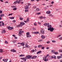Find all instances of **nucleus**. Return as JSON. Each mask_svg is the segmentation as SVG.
I'll return each instance as SVG.
<instances>
[{
	"label": "nucleus",
	"instance_id": "obj_1",
	"mask_svg": "<svg viewBox=\"0 0 62 62\" xmlns=\"http://www.w3.org/2000/svg\"><path fill=\"white\" fill-rule=\"evenodd\" d=\"M20 24H19V25L17 26V27H22L23 25H24L25 23L24 22H20Z\"/></svg>",
	"mask_w": 62,
	"mask_h": 62
},
{
	"label": "nucleus",
	"instance_id": "obj_2",
	"mask_svg": "<svg viewBox=\"0 0 62 62\" xmlns=\"http://www.w3.org/2000/svg\"><path fill=\"white\" fill-rule=\"evenodd\" d=\"M48 30H50L51 31H53L54 30V29L53 27H50L48 28Z\"/></svg>",
	"mask_w": 62,
	"mask_h": 62
},
{
	"label": "nucleus",
	"instance_id": "obj_3",
	"mask_svg": "<svg viewBox=\"0 0 62 62\" xmlns=\"http://www.w3.org/2000/svg\"><path fill=\"white\" fill-rule=\"evenodd\" d=\"M29 34H30V33L29 32H27L26 33V35H27L26 37L27 38H30V37H31V36Z\"/></svg>",
	"mask_w": 62,
	"mask_h": 62
},
{
	"label": "nucleus",
	"instance_id": "obj_4",
	"mask_svg": "<svg viewBox=\"0 0 62 62\" xmlns=\"http://www.w3.org/2000/svg\"><path fill=\"white\" fill-rule=\"evenodd\" d=\"M21 58V59L23 60L24 61H26V59L25 58Z\"/></svg>",
	"mask_w": 62,
	"mask_h": 62
},
{
	"label": "nucleus",
	"instance_id": "obj_5",
	"mask_svg": "<svg viewBox=\"0 0 62 62\" xmlns=\"http://www.w3.org/2000/svg\"><path fill=\"white\" fill-rule=\"evenodd\" d=\"M37 57V56H33L31 58H30V59H35Z\"/></svg>",
	"mask_w": 62,
	"mask_h": 62
},
{
	"label": "nucleus",
	"instance_id": "obj_6",
	"mask_svg": "<svg viewBox=\"0 0 62 62\" xmlns=\"http://www.w3.org/2000/svg\"><path fill=\"white\" fill-rule=\"evenodd\" d=\"M8 59H3L2 60L4 62H7V61H8Z\"/></svg>",
	"mask_w": 62,
	"mask_h": 62
},
{
	"label": "nucleus",
	"instance_id": "obj_7",
	"mask_svg": "<svg viewBox=\"0 0 62 62\" xmlns=\"http://www.w3.org/2000/svg\"><path fill=\"white\" fill-rule=\"evenodd\" d=\"M41 38L42 39H44L45 38V36L43 35H42L41 36Z\"/></svg>",
	"mask_w": 62,
	"mask_h": 62
},
{
	"label": "nucleus",
	"instance_id": "obj_8",
	"mask_svg": "<svg viewBox=\"0 0 62 62\" xmlns=\"http://www.w3.org/2000/svg\"><path fill=\"white\" fill-rule=\"evenodd\" d=\"M44 25H45V26H47H47H48V25H49V23H45L44 24Z\"/></svg>",
	"mask_w": 62,
	"mask_h": 62
},
{
	"label": "nucleus",
	"instance_id": "obj_9",
	"mask_svg": "<svg viewBox=\"0 0 62 62\" xmlns=\"http://www.w3.org/2000/svg\"><path fill=\"white\" fill-rule=\"evenodd\" d=\"M39 32L38 31H36L34 32H33L32 33L33 34H39Z\"/></svg>",
	"mask_w": 62,
	"mask_h": 62
},
{
	"label": "nucleus",
	"instance_id": "obj_10",
	"mask_svg": "<svg viewBox=\"0 0 62 62\" xmlns=\"http://www.w3.org/2000/svg\"><path fill=\"white\" fill-rule=\"evenodd\" d=\"M6 32V31L4 29H3V31H2V33H5Z\"/></svg>",
	"mask_w": 62,
	"mask_h": 62
},
{
	"label": "nucleus",
	"instance_id": "obj_11",
	"mask_svg": "<svg viewBox=\"0 0 62 62\" xmlns=\"http://www.w3.org/2000/svg\"><path fill=\"white\" fill-rule=\"evenodd\" d=\"M40 32L42 34H44V30H43V31H41V30L40 31Z\"/></svg>",
	"mask_w": 62,
	"mask_h": 62
},
{
	"label": "nucleus",
	"instance_id": "obj_12",
	"mask_svg": "<svg viewBox=\"0 0 62 62\" xmlns=\"http://www.w3.org/2000/svg\"><path fill=\"white\" fill-rule=\"evenodd\" d=\"M21 34H22V32L21 31H19V33H18V36H21Z\"/></svg>",
	"mask_w": 62,
	"mask_h": 62
},
{
	"label": "nucleus",
	"instance_id": "obj_13",
	"mask_svg": "<svg viewBox=\"0 0 62 62\" xmlns=\"http://www.w3.org/2000/svg\"><path fill=\"white\" fill-rule=\"evenodd\" d=\"M39 19H42V18L44 19H45V17H43L42 16H41L39 17Z\"/></svg>",
	"mask_w": 62,
	"mask_h": 62
},
{
	"label": "nucleus",
	"instance_id": "obj_14",
	"mask_svg": "<svg viewBox=\"0 0 62 62\" xmlns=\"http://www.w3.org/2000/svg\"><path fill=\"white\" fill-rule=\"evenodd\" d=\"M46 14H50V13H51V12L50 11H48L46 12Z\"/></svg>",
	"mask_w": 62,
	"mask_h": 62
},
{
	"label": "nucleus",
	"instance_id": "obj_15",
	"mask_svg": "<svg viewBox=\"0 0 62 62\" xmlns=\"http://www.w3.org/2000/svg\"><path fill=\"white\" fill-rule=\"evenodd\" d=\"M11 51L12 52H16V50H15L14 49L11 50Z\"/></svg>",
	"mask_w": 62,
	"mask_h": 62
},
{
	"label": "nucleus",
	"instance_id": "obj_16",
	"mask_svg": "<svg viewBox=\"0 0 62 62\" xmlns=\"http://www.w3.org/2000/svg\"><path fill=\"white\" fill-rule=\"evenodd\" d=\"M16 0V1L14 3V4L15 5H16V4H17V2H18V0Z\"/></svg>",
	"mask_w": 62,
	"mask_h": 62
},
{
	"label": "nucleus",
	"instance_id": "obj_17",
	"mask_svg": "<svg viewBox=\"0 0 62 62\" xmlns=\"http://www.w3.org/2000/svg\"><path fill=\"white\" fill-rule=\"evenodd\" d=\"M25 58H26V59H30V58H29V56L28 55L26 56L25 57Z\"/></svg>",
	"mask_w": 62,
	"mask_h": 62
},
{
	"label": "nucleus",
	"instance_id": "obj_18",
	"mask_svg": "<svg viewBox=\"0 0 62 62\" xmlns=\"http://www.w3.org/2000/svg\"><path fill=\"white\" fill-rule=\"evenodd\" d=\"M57 58L58 59H60V58H61L62 57H61V56H57Z\"/></svg>",
	"mask_w": 62,
	"mask_h": 62
},
{
	"label": "nucleus",
	"instance_id": "obj_19",
	"mask_svg": "<svg viewBox=\"0 0 62 62\" xmlns=\"http://www.w3.org/2000/svg\"><path fill=\"white\" fill-rule=\"evenodd\" d=\"M58 54H59L58 52H54V54L56 55Z\"/></svg>",
	"mask_w": 62,
	"mask_h": 62
},
{
	"label": "nucleus",
	"instance_id": "obj_20",
	"mask_svg": "<svg viewBox=\"0 0 62 62\" xmlns=\"http://www.w3.org/2000/svg\"><path fill=\"white\" fill-rule=\"evenodd\" d=\"M42 45H39L38 46V47L39 48H40V47H42Z\"/></svg>",
	"mask_w": 62,
	"mask_h": 62
},
{
	"label": "nucleus",
	"instance_id": "obj_21",
	"mask_svg": "<svg viewBox=\"0 0 62 62\" xmlns=\"http://www.w3.org/2000/svg\"><path fill=\"white\" fill-rule=\"evenodd\" d=\"M20 2H21V0H19L17 2V4H20Z\"/></svg>",
	"mask_w": 62,
	"mask_h": 62
},
{
	"label": "nucleus",
	"instance_id": "obj_22",
	"mask_svg": "<svg viewBox=\"0 0 62 62\" xmlns=\"http://www.w3.org/2000/svg\"><path fill=\"white\" fill-rule=\"evenodd\" d=\"M9 18H10V19H14V17H9Z\"/></svg>",
	"mask_w": 62,
	"mask_h": 62
},
{
	"label": "nucleus",
	"instance_id": "obj_23",
	"mask_svg": "<svg viewBox=\"0 0 62 62\" xmlns=\"http://www.w3.org/2000/svg\"><path fill=\"white\" fill-rule=\"evenodd\" d=\"M21 45H22V46H24V44L23 43H21Z\"/></svg>",
	"mask_w": 62,
	"mask_h": 62
},
{
	"label": "nucleus",
	"instance_id": "obj_24",
	"mask_svg": "<svg viewBox=\"0 0 62 62\" xmlns=\"http://www.w3.org/2000/svg\"><path fill=\"white\" fill-rule=\"evenodd\" d=\"M26 7H26V8H25V9H28V8H29V7L28 6L27 7V6H26Z\"/></svg>",
	"mask_w": 62,
	"mask_h": 62
},
{
	"label": "nucleus",
	"instance_id": "obj_25",
	"mask_svg": "<svg viewBox=\"0 0 62 62\" xmlns=\"http://www.w3.org/2000/svg\"><path fill=\"white\" fill-rule=\"evenodd\" d=\"M25 47H28V45H27V44L26 43V44H25Z\"/></svg>",
	"mask_w": 62,
	"mask_h": 62
},
{
	"label": "nucleus",
	"instance_id": "obj_26",
	"mask_svg": "<svg viewBox=\"0 0 62 62\" xmlns=\"http://www.w3.org/2000/svg\"><path fill=\"white\" fill-rule=\"evenodd\" d=\"M29 56V58H30H30H31V57H32V55H28Z\"/></svg>",
	"mask_w": 62,
	"mask_h": 62
},
{
	"label": "nucleus",
	"instance_id": "obj_27",
	"mask_svg": "<svg viewBox=\"0 0 62 62\" xmlns=\"http://www.w3.org/2000/svg\"><path fill=\"white\" fill-rule=\"evenodd\" d=\"M24 56V55L23 54H21L20 56H19L21 57V56Z\"/></svg>",
	"mask_w": 62,
	"mask_h": 62
},
{
	"label": "nucleus",
	"instance_id": "obj_28",
	"mask_svg": "<svg viewBox=\"0 0 62 62\" xmlns=\"http://www.w3.org/2000/svg\"><path fill=\"white\" fill-rule=\"evenodd\" d=\"M55 10H56V11H59V9H58L57 8H56V9H55Z\"/></svg>",
	"mask_w": 62,
	"mask_h": 62
},
{
	"label": "nucleus",
	"instance_id": "obj_29",
	"mask_svg": "<svg viewBox=\"0 0 62 62\" xmlns=\"http://www.w3.org/2000/svg\"><path fill=\"white\" fill-rule=\"evenodd\" d=\"M4 16V14H1L0 15V17H3V16Z\"/></svg>",
	"mask_w": 62,
	"mask_h": 62
},
{
	"label": "nucleus",
	"instance_id": "obj_30",
	"mask_svg": "<svg viewBox=\"0 0 62 62\" xmlns=\"http://www.w3.org/2000/svg\"><path fill=\"white\" fill-rule=\"evenodd\" d=\"M51 53H54V50H52L51 51Z\"/></svg>",
	"mask_w": 62,
	"mask_h": 62
},
{
	"label": "nucleus",
	"instance_id": "obj_31",
	"mask_svg": "<svg viewBox=\"0 0 62 62\" xmlns=\"http://www.w3.org/2000/svg\"><path fill=\"white\" fill-rule=\"evenodd\" d=\"M52 26H51V25H48V26H47V27H51Z\"/></svg>",
	"mask_w": 62,
	"mask_h": 62
},
{
	"label": "nucleus",
	"instance_id": "obj_32",
	"mask_svg": "<svg viewBox=\"0 0 62 62\" xmlns=\"http://www.w3.org/2000/svg\"><path fill=\"white\" fill-rule=\"evenodd\" d=\"M36 10H37V11H39V8H37L36 9Z\"/></svg>",
	"mask_w": 62,
	"mask_h": 62
},
{
	"label": "nucleus",
	"instance_id": "obj_33",
	"mask_svg": "<svg viewBox=\"0 0 62 62\" xmlns=\"http://www.w3.org/2000/svg\"><path fill=\"white\" fill-rule=\"evenodd\" d=\"M48 61V59H44V61Z\"/></svg>",
	"mask_w": 62,
	"mask_h": 62
},
{
	"label": "nucleus",
	"instance_id": "obj_34",
	"mask_svg": "<svg viewBox=\"0 0 62 62\" xmlns=\"http://www.w3.org/2000/svg\"><path fill=\"white\" fill-rule=\"evenodd\" d=\"M3 13V12H2V11L1 10H0V14H2Z\"/></svg>",
	"mask_w": 62,
	"mask_h": 62
},
{
	"label": "nucleus",
	"instance_id": "obj_35",
	"mask_svg": "<svg viewBox=\"0 0 62 62\" xmlns=\"http://www.w3.org/2000/svg\"><path fill=\"white\" fill-rule=\"evenodd\" d=\"M13 9V10H16V9H17V8H14Z\"/></svg>",
	"mask_w": 62,
	"mask_h": 62
},
{
	"label": "nucleus",
	"instance_id": "obj_36",
	"mask_svg": "<svg viewBox=\"0 0 62 62\" xmlns=\"http://www.w3.org/2000/svg\"><path fill=\"white\" fill-rule=\"evenodd\" d=\"M5 43L6 44H8V42L7 41H5Z\"/></svg>",
	"mask_w": 62,
	"mask_h": 62
},
{
	"label": "nucleus",
	"instance_id": "obj_37",
	"mask_svg": "<svg viewBox=\"0 0 62 62\" xmlns=\"http://www.w3.org/2000/svg\"><path fill=\"white\" fill-rule=\"evenodd\" d=\"M2 26H4V23L3 22L2 23Z\"/></svg>",
	"mask_w": 62,
	"mask_h": 62
},
{
	"label": "nucleus",
	"instance_id": "obj_38",
	"mask_svg": "<svg viewBox=\"0 0 62 62\" xmlns=\"http://www.w3.org/2000/svg\"><path fill=\"white\" fill-rule=\"evenodd\" d=\"M8 30H10V27H8Z\"/></svg>",
	"mask_w": 62,
	"mask_h": 62
},
{
	"label": "nucleus",
	"instance_id": "obj_39",
	"mask_svg": "<svg viewBox=\"0 0 62 62\" xmlns=\"http://www.w3.org/2000/svg\"><path fill=\"white\" fill-rule=\"evenodd\" d=\"M0 52H1V53H3V50H0Z\"/></svg>",
	"mask_w": 62,
	"mask_h": 62
},
{
	"label": "nucleus",
	"instance_id": "obj_40",
	"mask_svg": "<svg viewBox=\"0 0 62 62\" xmlns=\"http://www.w3.org/2000/svg\"><path fill=\"white\" fill-rule=\"evenodd\" d=\"M25 12H28V10H25Z\"/></svg>",
	"mask_w": 62,
	"mask_h": 62
},
{
	"label": "nucleus",
	"instance_id": "obj_41",
	"mask_svg": "<svg viewBox=\"0 0 62 62\" xmlns=\"http://www.w3.org/2000/svg\"><path fill=\"white\" fill-rule=\"evenodd\" d=\"M61 36V35H58L57 37V38H59V37H60Z\"/></svg>",
	"mask_w": 62,
	"mask_h": 62
},
{
	"label": "nucleus",
	"instance_id": "obj_42",
	"mask_svg": "<svg viewBox=\"0 0 62 62\" xmlns=\"http://www.w3.org/2000/svg\"><path fill=\"white\" fill-rule=\"evenodd\" d=\"M51 57L52 58H54V57L53 56H52Z\"/></svg>",
	"mask_w": 62,
	"mask_h": 62
},
{
	"label": "nucleus",
	"instance_id": "obj_43",
	"mask_svg": "<svg viewBox=\"0 0 62 62\" xmlns=\"http://www.w3.org/2000/svg\"><path fill=\"white\" fill-rule=\"evenodd\" d=\"M31 52H32V53L33 52H35V50H31Z\"/></svg>",
	"mask_w": 62,
	"mask_h": 62
},
{
	"label": "nucleus",
	"instance_id": "obj_44",
	"mask_svg": "<svg viewBox=\"0 0 62 62\" xmlns=\"http://www.w3.org/2000/svg\"><path fill=\"white\" fill-rule=\"evenodd\" d=\"M13 22V23H15V22H16V21H15V20H13L12 21Z\"/></svg>",
	"mask_w": 62,
	"mask_h": 62
},
{
	"label": "nucleus",
	"instance_id": "obj_45",
	"mask_svg": "<svg viewBox=\"0 0 62 62\" xmlns=\"http://www.w3.org/2000/svg\"><path fill=\"white\" fill-rule=\"evenodd\" d=\"M42 40V39L39 40H38V42H40Z\"/></svg>",
	"mask_w": 62,
	"mask_h": 62
},
{
	"label": "nucleus",
	"instance_id": "obj_46",
	"mask_svg": "<svg viewBox=\"0 0 62 62\" xmlns=\"http://www.w3.org/2000/svg\"><path fill=\"white\" fill-rule=\"evenodd\" d=\"M12 14H13V13H12V14H9V15H8V16H10L11 15H12Z\"/></svg>",
	"mask_w": 62,
	"mask_h": 62
},
{
	"label": "nucleus",
	"instance_id": "obj_47",
	"mask_svg": "<svg viewBox=\"0 0 62 62\" xmlns=\"http://www.w3.org/2000/svg\"><path fill=\"white\" fill-rule=\"evenodd\" d=\"M26 21H29V18H28L27 19Z\"/></svg>",
	"mask_w": 62,
	"mask_h": 62
},
{
	"label": "nucleus",
	"instance_id": "obj_48",
	"mask_svg": "<svg viewBox=\"0 0 62 62\" xmlns=\"http://www.w3.org/2000/svg\"><path fill=\"white\" fill-rule=\"evenodd\" d=\"M20 20H23V18L22 17H20Z\"/></svg>",
	"mask_w": 62,
	"mask_h": 62
},
{
	"label": "nucleus",
	"instance_id": "obj_49",
	"mask_svg": "<svg viewBox=\"0 0 62 62\" xmlns=\"http://www.w3.org/2000/svg\"><path fill=\"white\" fill-rule=\"evenodd\" d=\"M21 45H18L17 47H21Z\"/></svg>",
	"mask_w": 62,
	"mask_h": 62
},
{
	"label": "nucleus",
	"instance_id": "obj_50",
	"mask_svg": "<svg viewBox=\"0 0 62 62\" xmlns=\"http://www.w3.org/2000/svg\"><path fill=\"white\" fill-rule=\"evenodd\" d=\"M41 49H44V47H41Z\"/></svg>",
	"mask_w": 62,
	"mask_h": 62
},
{
	"label": "nucleus",
	"instance_id": "obj_51",
	"mask_svg": "<svg viewBox=\"0 0 62 62\" xmlns=\"http://www.w3.org/2000/svg\"><path fill=\"white\" fill-rule=\"evenodd\" d=\"M11 29H13V28L10 27V30H11Z\"/></svg>",
	"mask_w": 62,
	"mask_h": 62
},
{
	"label": "nucleus",
	"instance_id": "obj_52",
	"mask_svg": "<svg viewBox=\"0 0 62 62\" xmlns=\"http://www.w3.org/2000/svg\"><path fill=\"white\" fill-rule=\"evenodd\" d=\"M21 33H24V31H21Z\"/></svg>",
	"mask_w": 62,
	"mask_h": 62
},
{
	"label": "nucleus",
	"instance_id": "obj_53",
	"mask_svg": "<svg viewBox=\"0 0 62 62\" xmlns=\"http://www.w3.org/2000/svg\"><path fill=\"white\" fill-rule=\"evenodd\" d=\"M12 36H13L14 37H16V36L15 35H13Z\"/></svg>",
	"mask_w": 62,
	"mask_h": 62
},
{
	"label": "nucleus",
	"instance_id": "obj_54",
	"mask_svg": "<svg viewBox=\"0 0 62 62\" xmlns=\"http://www.w3.org/2000/svg\"><path fill=\"white\" fill-rule=\"evenodd\" d=\"M59 39L60 40H62V37L60 38Z\"/></svg>",
	"mask_w": 62,
	"mask_h": 62
},
{
	"label": "nucleus",
	"instance_id": "obj_55",
	"mask_svg": "<svg viewBox=\"0 0 62 62\" xmlns=\"http://www.w3.org/2000/svg\"><path fill=\"white\" fill-rule=\"evenodd\" d=\"M38 53H41V51H39L38 52Z\"/></svg>",
	"mask_w": 62,
	"mask_h": 62
},
{
	"label": "nucleus",
	"instance_id": "obj_56",
	"mask_svg": "<svg viewBox=\"0 0 62 62\" xmlns=\"http://www.w3.org/2000/svg\"><path fill=\"white\" fill-rule=\"evenodd\" d=\"M37 7L36 6H35V7H33V8H36Z\"/></svg>",
	"mask_w": 62,
	"mask_h": 62
},
{
	"label": "nucleus",
	"instance_id": "obj_57",
	"mask_svg": "<svg viewBox=\"0 0 62 62\" xmlns=\"http://www.w3.org/2000/svg\"><path fill=\"white\" fill-rule=\"evenodd\" d=\"M46 49H49V47H47L46 48Z\"/></svg>",
	"mask_w": 62,
	"mask_h": 62
},
{
	"label": "nucleus",
	"instance_id": "obj_58",
	"mask_svg": "<svg viewBox=\"0 0 62 62\" xmlns=\"http://www.w3.org/2000/svg\"><path fill=\"white\" fill-rule=\"evenodd\" d=\"M38 23L39 24H41V23H39V22H38Z\"/></svg>",
	"mask_w": 62,
	"mask_h": 62
},
{
	"label": "nucleus",
	"instance_id": "obj_59",
	"mask_svg": "<svg viewBox=\"0 0 62 62\" xmlns=\"http://www.w3.org/2000/svg\"><path fill=\"white\" fill-rule=\"evenodd\" d=\"M40 14V13L39 12V13H37V14L38 15H39V14Z\"/></svg>",
	"mask_w": 62,
	"mask_h": 62
},
{
	"label": "nucleus",
	"instance_id": "obj_60",
	"mask_svg": "<svg viewBox=\"0 0 62 62\" xmlns=\"http://www.w3.org/2000/svg\"><path fill=\"white\" fill-rule=\"evenodd\" d=\"M53 3H54V1H53L51 2V4H53Z\"/></svg>",
	"mask_w": 62,
	"mask_h": 62
},
{
	"label": "nucleus",
	"instance_id": "obj_61",
	"mask_svg": "<svg viewBox=\"0 0 62 62\" xmlns=\"http://www.w3.org/2000/svg\"><path fill=\"white\" fill-rule=\"evenodd\" d=\"M56 56H54V59H56Z\"/></svg>",
	"mask_w": 62,
	"mask_h": 62
},
{
	"label": "nucleus",
	"instance_id": "obj_62",
	"mask_svg": "<svg viewBox=\"0 0 62 62\" xmlns=\"http://www.w3.org/2000/svg\"><path fill=\"white\" fill-rule=\"evenodd\" d=\"M34 25H35L36 26V25H37V24H36V23H34Z\"/></svg>",
	"mask_w": 62,
	"mask_h": 62
},
{
	"label": "nucleus",
	"instance_id": "obj_63",
	"mask_svg": "<svg viewBox=\"0 0 62 62\" xmlns=\"http://www.w3.org/2000/svg\"><path fill=\"white\" fill-rule=\"evenodd\" d=\"M50 42V41H48L46 43H49Z\"/></svg>",
	"mask_w": 62,
	"mask_h": 62
},
{
	"label": "nucleus",
	"instance_id": "obj_64",
	"mask_svg": "<svg viewBox=\"0 0 62 62\" xmlns=\"http://www.w3.org/2000/svg\"><path fill=\"white\" fill-rule=\"evenodd\" d=\"M52 42H54V41L52 40Z\"/></svg>",
	"mask_w": 62,
	"mask_h": 62
}]
</instances>
